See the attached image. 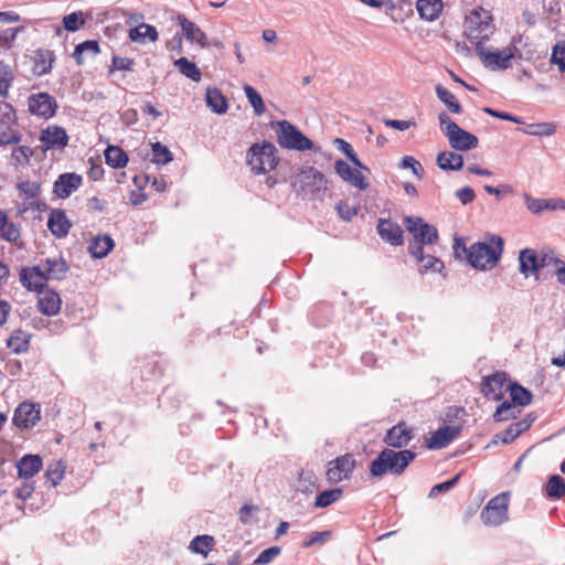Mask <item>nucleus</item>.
<instances>
[{
	"label": "nucleus",
	"mask_w": 565,
	"mask_h": 565,
	"mask_svg": "<svg viewBox=\"0 0 565 565\" xmlns=\"http://www.w3.org/2000/svg\"><path fill=\"white\" fill-rule=\"evenodd\" d=\"M415 456V452L408 449L395 451L386 448L371 462L370 473L377 478L386 473L399 476L414 460Z\"/></svg>",
	"instance_id": "obj_1"
},
{
	"label": "nucleus",
	"mask_w": 565,
	"mask_h": 565,
	"mask_svg": "<svg viewBox=\"0 0 565 565\" xmlns=\"http://www.w3.org/2000/svg\"><path fill=\"white\" fill-rule=\"evenodd\" d=\"M403 223L413 236L407 248L409 255L422 258L424 246L434 244L439 237L436 226L427 223L420 216H405Z\"/></svg>",
	"instance_id": "obj_2"
},
{
	"label": "nucleus",
	"mask_w": 565,
	"mask_h": 565,
	"mask_svg": "<svg viewBox=\"0 0 565 565\" xmlns=\"http://www.w3.org/2000/svg\"><path fill=\"white\" fill-rule=\"evenodd\" d=\"M503 239L491 235L489 242H477L469 247L468 263L476 269L484 270L498 264L503 253Z\"/></svg>",
	"instance_id": "obj_3"
},
{
	"label": "nucleus",
	"mask_w": 565,
	"mask_h": 565,
	"mask_svg": "<svg viewBox=\"0 0 565 565\" xmlns=\"http://www.w3.org/2000/svg\"><path fill=\"white\" fill-rule=\"evenodd\" d=\"M520 38H513L511 44L502 51L491 52L483 42H476V53L480 57L484 67L491 71H505L511 66V60L515 56L521 57V53L516 46Z\"/></svg>",
	"instance_id": "obj_4"
},
{
	"label": "nucleus",
	"mask_w": 565,
	"mask_h": 565,
	"mask_svg": "<svg viewBox=\"0 0 565 565\" xmlns=\"http://www.w3.org/2000/svg\"><path fill=\"white\" fill-rule=\"evenodd\" d=\"M277 148L269 141L254 143L246 153V162L255 174H265L278 164Z\"/></svg>",
	"instance_id": "obj_5"
},
{
	"label": "nucleus",
	"mask_w": 565,
	"mask_h": 565,
	"mask_svg": "<svg viewBox=\"0 0 565 565\" xmlns=\"http://www.w3.org/2000/svg\"><path fill=\"white\" fill-rule=\"evenodd\" d=\"M299 184L298 194L310 199H322L328 190L326 175L313 167H303L296 175L295 185Z\"/></svg>",
	"instance_id": "obj_6"
},
{
	"label": "nucleus",
	"mask_w": 565,
	"mask_h": 565,
	"mask_svg": "<svg viewBox=\"0 0 565 565\" xmlns=\"http://www.w3.org/2000/svg\"><path fill=\"white\" fill-rule=\"evenodd\" d=\"M276 127L277 142L284 149L306 151L313 149V142L288 120H279Z\"/></svg>",
	"instance_id": "obj_7"
},
{
	"label": "nucleus",
	"mask_w": 565,
	"mask_h": 565,
	"mask_svg": "<svg viewBox=\"0 0 565 565\" xmlns=\"http://www.w3.org/2000/svg\"><path fill=\"white\" fill-rule=\"evenodd\" d=\"M509 493L502 492L486 504L481 511V519L486 525L499 526L508 520Z\"/></svg>",
	"instance_id": "obj_8"
},
{
	"label": "nucleus",
	"mask_w": 565,
	"mask_h": 565,
	"mask_svg": "<svg viewBox=\"0 0 565 565\" xmlns=\"http://www.w3.org/2000/svg\"><path fill=\"white\" fill-rule=\"evenodd\" d=\"M492 17L489 11L480 8L479 10H473L471 14L467 19L468 23V38L471 42L476 40V42L488 40L489 33L492 32L491 25Z\"/></svg>",
	"instance_id": "obj_9"
},
{
	"label": "nucleus",
	"mask_w": 565,
	"mask_h": 565,
	"mask_svg": "<svg viewBox=\"0 0 565 565\" xmlns=\"http://www.w3.org/2000/svg\"><path fill=\"white\" fill-rule=\"evenodd\" d=\"M28 107L32 115L49 119L55 115L57 103L49 93H36L29 96Z\"/></svg>",
	"instance_id": "obj_10"
},
{
	"label": "nucleus",
	"mask_w": 565,
	"mask_h": 565,
	"mask_svg": "<svg viewBox=\"0 0 565 565\" xmlns=\"http://www.w3.org/2000/svg\"><path fill=\"white\" fill-rule=\"evenodd\" d=\"M355 468V460L351 455H343L328 463L327 478L338 483L349 479Z\"/></svg>",
	"instance_id": "obj_11"
},
{
	"label": "nucleus",
	"mask_w": 565,
	"mask_h": 565,
	"mask_svg": "<svg viewBox=\"0 0 565 565\" xmlns=\"http://www.w3.org/2000/svg\"><path fill=\"white\" fill-rule=\"evenodd\" d=\"M544 266H548L547 253L539 256L537 252L532 248H524L519 253V270L525 277L536 274Z\"/></svg>",
	"instance_id": "obj_12"
},
{
	"label": "nucleus",
	"mask_w": 565,
	"mask_h": 565,
	"mask_svg": "<svg viewBox=\"0 0 565 565\" xmlns=\"http://www.w3.org/2000/svg\"><path fill=\"white\" fill-rule=\"evenodd\" d=\"M40 405L31 402H22L13 415V423L19 428H31L40 420Z\"/></svg>",
	"instance_id": "obj_13"
},
{
	"label": "nucleus",
	"mask_w": 565,
	"mask_h": 565,
	"mask_svg": "<svg viewBox=\"0 0 565 565\" xmlns=\"http://www.w3.org/2000/svg\"><path fill=\"white\" fill-rule=\"evenodd\" d=\"M511 383L509 382L504 372H497L495 374L484 379L482 383V393L486 397L500 401L504 393L509 391Z\"/></svg>",
	"instance_id": "obj_14"
},
{
	"label": "nucleus",
	"mask_w": 565,
	"mask_h": 565,
	"mask_svg": "<svg viewBox=\"0 0 565 565\" xmlns=\"http://www.w3.org/2000/svg\"><path fill=\"white\" fill-rule=\"evenodd\" d=\"M40 141L44 143L43 151L47 149H63L68 145L70 137L63 127L51 125L42 129Z\"/></svg>",
	"instance_id": "obj_15"
},
{
	"label": "nucleus",
	"mask_w": 565,
	"mask_h": 565,
	"mask_svg": "<svg viewBox=\"0 0 565 565\" xmlns=\"http://www.w3.org/2000/svg\"><path fill=\"white\" fill-rule=\"evenodd\" d=\"M450 128L451 131L447 137L452 149L468 151L478 147L479 140L473 134L461 129L458 125H454Z\"/></svg>",
	"instance_id": "obj_16"
},
{
	"label": "nucleus",
	"mask_w": 565,
	"mask_h": 565,
	"mask_svg": "<svg viewBox=\"0 0 565 565\" xmlns=\"http://www.w3.org/2000/svg\"><path fill=\"white\" fill-rule=\"evenodd\" d=\"M377 233L380 237L392 246H401L404 243V232L397 223L380 218L377 223Z\"/></svg>",
	"instance_id": "obj_17"
},
{
	"label": "nucleus",
	"mask_w": 565,
	"mask_h": 565,
	"mask_svg": "<svg viewBox=\"0 0 565 565\" xmlns=\"http://www.w3.org/2000/svg\"><path fill=\"white\" fill-rule=\"evenodd\" d=\"M414 429L405 423H398L387 430L384 441L390 447L402 448L414 438Z\"/></svg>",
	"instance_id": "obj_18"
},
{
	"label": "nucleus",
	"mask_w": 565,
	"mask_h": 565,
	"mask_svg": "<svg viewBox=\"0 0 565 565\" xmlns=\"http://www.w3.org/2000/svg\"><path fill=\"white\" fill-rule=\"evenodd\" d=\"M47 227L54 237L63 238L68 234L72 222L67 218L64 210L54 209L49 215Z\"/></svg>",
	"instance_id": "obj_19"
},
{
	"label": "nucleus",
	"mask_w": 565,
	"mask_h": 565,
	"mask_svg": "<svg viewBox=\"0 0 565 565\" xmlns=\"http://www.w3.org/2000/svg\"><path fill=\"white\" fill-rule=\"evenodd\" d=\"M43 467V460L39 455H24L17 463L18 477L31 480Z\"/></svg>",
	"instance_id": "obj_20"
},
{
	"label": "nucleus",
	"mask_w": 565,
	"mask_h": 565,
	"mask_svg": "<svg viewBox=\"0 0 565 565\" xmlns=\"http://www.w3.org/2000/svg\"><path fill=\"white\" fill-rule=\"evenodd\" d=\"M82 177L76 173H63L54 182L53 192L60 199L68 198L82 184Z\"/></svg>",
	"instance_id": "obj_21"
},
{
	"label": "nucleus",
	"mask_w": 565,
	"mask_h": 565,
	"mask_svg": "<svg viewBox=\"0 0 565 565\" xmlns=\"http://www.w3.org/2000/svg\"><path fill=\"white\" fill-rule=\"evenodd\" d=\"M61 303L60 295L54 290L43 289L38 292V308L45 316L56 315Z\"/></svg>",
	"instance_id": "obj_22"
},
{
	"label": "nucleus",
	"mask_w": 565,
	"mask_h": 565,
	"mask_svg": "<svg viewBox=\"0 0 565 565\" xmlns=\"http://www.w3.org/2000/svg\"><path fill=\"white\" fill-rule=\"evenodd\" d=\"M177 21L188 41L195 42L201 47H206L209 45L206 34L195 23L188 20L184 14H178Z\"/></svg>",
	"instance_id": "obj_23"
},
{
	"label": "nucleus",
	"mask_w": 565,
	"mask_h": 565,
	"mask_svg": "<svg viewBox=\"0 0 565 565\" xmlns=\"http://www.w3.org/2000/svg\"><path fill=\"white\" fill-rule=\"evenodd\" d=\"M460 433L458 426H444L438 428L427 440L429 449H441L449 445Z\"/></svg>",
	"instance_id": "obj_24"
},
{
	"label": "nucleus",
	"mask_w": 565,
	"mask_h": 565,
	"mask_svg": "<svg viewBox=\"0 0 565 565\" xmlns=\"http://www.w3.org/2000/svg\"><path fill=\"white\" fill-rule=\"evenodd\" d=\"M44 265L47 280H62L70 269L62 257H47L44 259Z\"/></svg>",
	"instance_id": "obj_25"
},
{
	"label": "nucleus",
	"mask_w": 565,
	"mask_h": 565,
	"mask_svg": "<svg viewBox=\"0 0 565 565\" xmlns=\"http://www.w3.org/2000/svg\"><path fill=\"white\" fill-rule=\"evenodd\" d=\"M441 0H417L416 9L422 19L426 21H435L443 10Z\"/></svg>",
	"instance_id": "obj_26"
},
{
	"label": "nucleus",
	"mask_w": 565,
	"mask_h": 565,
	"mask_svg": "<svg viewBox=\"0 0 565 565\" xmlns=\"http://www.w3.org/2000/svg\"><path fill=\"white\" fill-rule=\"evenodd\" d=\"M114 239L109 235H98L92 239L88 252L94 258H104L114 248Z\"/></svg>",
	"instance_id": "obj_27"
},
{
	"label": "nucleus",
	"mask_w": 565,
	"mask_h": 565,
	"mask_svg": "<svg viewBox=\"0 0 565 565\" xmlns=\"http://www.w3.org/2000/svg\"><path fill=\"white\" fill-rule=\"evenodd\" d=\"M436 162L438 168L445 171H458L463 167L462 156L452 151H443L438 153Z\"/></svg>",
	"instance_id": "obj_28"
},
{
	"label": "nucleus",
	"mask_w": 565,
	"mask_h": 565,
	"mask_svg": "<svg viewBox=\"0 0 565 565\" xmlns=\"http://www.w3.org/2000/svg\"><path fill=\"white\" fill-rule=\"evenodd\" d=\"M206 105L215 114H225L228 109L226 98L223 96L221 90L215 87L206 89Z\"/></svg>",
	"instance_id": "obj_29"
},
{
	"label": "nucleus",
	"mask_w": 565,
	"mask_h": 565,
	"mask_svg": "<svg viewBox=\"0 0 565 565\" xmlns=\"http://www.w3.org/2000/svg\"><path fill=\"white\" fill-rule=\"evenodd\" d=\"M54 62V54L50 50H38L34 56L33 71L36 75L42 76L49 74Z\"/></svg>",
	"instance_id": "obj_30"
},
{
	"label": "nucleus",
	"mask_w": 565,
	"mask_h": 565,
	"mask_svg": "<svg viewBox=\"0 0 565 565\" xmlns=\"http://www.w3.org/2000/svg\"><path fill=\"white\" fill-rule=\"evenodd\" d=\"M128 38L130 41L138 43H146L147 39L151 42H156L158 40V32L154 26L141 23L130 29Z\"/></svg>",
	"instance_id": "obj_31"
},
{
	"label": "nucleus",
	"mask_w": 565,
	"mask_h": 565,
	"mask_svg": "<svg viewBox=\"0 0 565 565\" xmlns=\"http://www.w3.org/2000/svg\"><path fill=\"white\" fill-rule=\"evenodd\" d=\"M104 154L106 163L114 169L126 167L129 160L128 154L118 146H108Z\"/></svg>",
	"instance_id": "obj_32"
},
{
	"label": "nucleus",
	"mask_w": 565,
	"mask_h": 565,
	"mask_svg": "<svg viewBox=\"0 0 565 565\" xmlns=\"http://www.w3.org/2000/svg\"><path fill=\"white\" fill-rule=\"evenodd\" d=\"M99 52L98 41L87 40L75 46L72 56L78 65H83L85 62L84 54L96 56Z\"/></svg>",
	"instance_id": "obj_33"
},
{
	"label": "nucleus",
	"mask_w": 565,
	"mask_h": 565,
	"mask_svg": "<svg viewBox=\"0 0 565 565\" xmlns=\"http://www.w3.org/2000/svg\"><path fill=\"white\" fill-rule=\"evenodd\" d=\"M526 430V424L513 423L505 430L494 435L492 444H509Z\"/></svg>",
	"instance_id": "obj_34"
},
{
	"label": "nucleus",
	"mask_w": 565,
	"mask_h": 565,
	"mask_svg": "<svg viewBox=\"0 0 565 565\" xmlns=\"http://www.w3.org/2000/svg\"><path fill=\"white\" fill-rule=\"evenodd\" d=\"M11 152V162L14 167H26L30 164L31 157L34 156V149L25 145H14Z\"/></svg>",
	"instance_id": "obj_35"
},
{
	"label": "nucleus",
	"mask_w": 565,
	"mask_h": 565,
	"mask_svg": "<svg viewBox=\"0 0 565 565\" xmlns=\"http://www.w3.org/2000/svg\"><path fill=\"white\" fill-rule=\"evenodd\" d=\"M342 494L343 490L341 488L324 490L316 497L313 507L318 509L328 508L338 502L342 498Z\"/></svg>",
	"instance_id": "obj_36"
},
{
	"label": "nucleus",
	"mask_w": 565,
	"mask_h": 565,
	"mask_svg": "<svg viewBox=\"0 0 565 565\" xmlns=\"http://www.w3.org/2000/svg\"><path fill=\"white\" fill-rule=\"evenodd\" d=\"M318 478L315 475L313 471L310 470H302L299 473L298 481H297V490L305 493L310 494L316 489H318Z\"/></svg>",
	"instance_id": "obj_37"
},
{
	"label": "nucleus",
	"mask_w": 565,
	"mask_h": 565,
	"mask_svg": "<svg viewBox=\"0 0 565 565\" xmlns=\"http://www.w3.org/2000/svg\"><path fill=\"white\" fill-rule=\"evenodd\" d=\"M436 95L441 103H444L447 108L454 114H460L462 111V107L460 103L457 100L456 96L445 88L443 85H436Z\"/></svg>",
	"instance_id": "obj_38"
},
{
	"label": "nucleus",
	"mask_w": 565,
	"mask_h": 565,
	"mask_svg": "<svg viewBox=\"0 0 565 565\" xmlns=\"http://www.w3.org/2000/svg\"><path fill=\"white\" fill-rule=\"evenodd\" d=\"M214 543V537L211 535H198L190 542L189 550L206 557Z\"/></svg>",
	"instance_id": "obj_39"
},
{
	"label": "nucleus",
	"mask_w": 565,
	"mask_h": 565,
	"mask_svg": "<svg viewBox=\"0 0 565 565\" xmlns=\"http://www.w3.org/2000/svg\"><path fill=\"white\" fill-rule=\"evenodd\" d=\"M174 65L178 67L179 72L185 77L199 82L201 79L202 73L195 63L189 61L186 57H180L174 61Z\"/></svg>",
	"instance_id": "obj_40"
},
{
	"label": "nucleus",
	"mask_w": 565,
	"mask_h": 565,
	"mask_svg": "<svg viewBox=\"0 0 565 565\" xmlns=\"http://www.w3.org/2000/svg\"><path fill=\"white\" fill-rule=\"evenodd\" d=\"M64 462L61 460L53 461L47 466V469L45 471L46 482H49L51 487H56L64 478Z\"/></svg>",
	"instance_id": "obj_41"
},
{
	"label": "nucleus",
	"mask_w": 565,
	"mask_h": 565,
	"mask_svg": "<svg viewBox=\"0 0 565 565\" xmlns=\"http://www.w3.org/2000/svg\"><path fill=\"white\" fill-rule=\"evenodd\" d=\"M334 145L339 151L345 154V157L354 164V167L370 172V169L360 161L352 146L349 142H347L344 139L335 138Z\"/></svg>",
	"instance_id": "obj_42"
},
{
	"label": "nucleus",
	"mask_w": 565,
	"mask_h": 565,
	"mask_svg": "<svg viewBox=\"0 0 565 565\" xmlns=\"http://www.w3.org/2000/svg\"><path fill=\"white\" fill-rule=\"evenodd\" d=\"M545 492L550 498L561 499L565 494V480L558 475L551 476Z\"/></svg>",
	"instance_id": "obj_43"
},
{
	"label": "nucleus",
	"mask_w": 565,
	"mask_h": 565,
	"mask_svg": "<svg viewBox=\"0 0 565 565\" xmlns=\"http://www.w3.org/2000/svg\"><path fill=\"white\" fill-rule=\"evenodd\" d=\"M512 403L519 406H526L532 402V393L523 386L514 383L509 387Z\"/></svg>",
	"instance_id": "obj_44"
},
{
	"label": "nucleus",
	"mask_w": 565,
	"mask_h": 565,
	"mask_svg": "<svg viewBox=\"0 0 565 565\" xmlns=\"http://www.w3.org/2000/svg\"><path fill=\"white\" fill-rule=\"evenodd\" d=\"M555 131L556 126L552 122L530 124L523 129L524 134L537 137H548L554 135Z\"/></svg>",
	"instance_id": "obj_45"
},
{
	"label": "nucleus",
	"mask_w": 565,
	"mask_h": 565,
	"mask_svg": "<svg viewBox=\"0 0 565 565\" xmlns=\"http://www.w3.org/2000/svg\"><path fill=\"white\" fill-rule=\"evenodd\" d=\"M22 30H24L23 26H14L0 30V52L10 50L13 46L18 34Z\"/></svg>",
	"instance_id": "obj_46"
},
{
	"label": "nucleus",
	"mask_w": 565,
	"mask_h": 565,
	"mask_svg": "<svg viewBox=\"0 0 565 565\" xmlns=\"http://www.w3.org/2000/svg\"><path fill=\"white\" fill-rule=\"evenodd\" d=\"M7 345L13 353H23L29 349V337L18 331L7 340Z\"/></svg>",
	"instance_id": "obj_47"
},
{
	"label": "nucleus",
	"mask_w": 565,
	"mask_h": 565,
	"mask_svg": "<svg viewBox=\"0 0 565 565\" xmlns=\"http://www.w3.org/2000/svg\"><path fill=\"white\" fill-rule=\"evenodd\" d=\"M244 92H245V95H246L249 104L252 105V107L254 109V113L257 116L263 115L266 111V107H265V104H264V100H263V97L260 96V94L250 85H245Z\"/></svg>",
	"instance_id": "obj_48"
},
{
	"label": "nucleus",
	"mask_w": 565,
	"mask_h": 565,
	"mask_svg": "<svg viewBox=\"0 0 565 565\" xmlns=\"http://www.w3.org/2000/svg\"><path fill=\"white\" fill-rule=\"evenodd\" d=\"M152 159L157 164H167L173 160L171 151L159 141L151 143Z\"/></svg>",
	"instance_id": "obj_49"
},
{
	"label": "nucleus",
	"mask_w": 565,
	"mask_h": 565,
	"mask_svg": "<svg viewBox=\"0 0 565 565\" xmlns=\"http://www.w3.org/2000/svg\"><path fill=\"white\" fill-rule=\"evenodd\" d=\"M22 141V135L11 125L0 127V147L18 145Z\"/></svg>",
	"instance_id": "obj_50"
},
{
	"label": "nucleus",
	"mask_w": 565,
	"mask_h": 565,
	"mask_svg": "<svg viewBox=\"0 0 565 565\" xmlns=\"http://www.w3.org/2000/svg\"><path fill=\"white\" fill-rule=\"evenodd\" d=\"M17 190L26 200L36 199L41 193V184L36 181H22L17 184Z\"/></svg>",
	"instance_id": "obj_51"
},
{
	"label": "nucleus",
	"mask_w": 565,
	"mask_h": 565,
	"mask_svg": "<svg viewBox=\"0 0 565 565\" xmlns=\"http://www.w3.org/2000/svg\"><path fill=\"white\" fill-rule=\"evenodd\" d=\"M258 511L259 509L256 505L244 504L238 511L239 521L245 525L257 524L259 521L257 516Z\"/></svg>",
	"instance_id": "obj_52"
},
{
	"label": "nucleus",
	"mask_w": 565,
	"mask_h": 565,
	"mask_svg": "<svg viewBox=\"0 0 565 565\" xmlns=\"http://www.w3.org/2000/svg\"><path fill=\"white\" fill-rule=\"evenodd\" d=\"M413 257L416 259V262L418 264H422L420 271L433 270V271L439 273L444 268V263L439 258H437L433 255H425L423 253L422 258L419 256H413Z\"/></svg>",
	"instance_id": "obj_53"
},
{
	"label": "nucleus",
	"mask_w": 565,
	"mask_h": 565,
	"mask_svg": "<svg viewBox=\"0 0 565 565\" xmlns=\"http://www.w3.org/2000/svg\"><path fill=\"white\" fill-rule=\"evenodd\" d=\"M12 81L13 76L10 66L4 62H0V96L7 97Z\"/></svg>",
	"instance_id": "obj_54"
},
{
	"label": "nucleus",
	"mask_w": 565,
	"mask_h": 565,
	"mask_svg": "<svg viewBox=\"0 0 565 565\" xmlns=\"http://www.w3.org/2000/svg\"><path fill=\"white\" fill-rule=\"evenodd\" d=\"M551 62L558 66L561 73H565V40L553 46Z\"/></svg>",
	"instance_id": "obj_55"
},
{
	"label": "nucleus",
	"mask_w": 565,
	"mask_h": 565,
	"mask_svg": "<svg viewBox=\"0 0 565 565\" xmlns=\"http://www.w3.org/2000/svg\"><path fill=\"white\" fill-rule=\"evenodd\" d=\"M35 276L38 280H47L45 274V265L44 260H41L38 265L33 267L22 268L20 271V281H25L26 276Z\"/></svg>",
	"instance_id": "obj_56"
},
{
	"label": "nucleus",
	"mask_w": 565,
	"mask_h": 565,
	"mask_svg": "<svg viewBox=\"0 0 565 565\" xmlns=\"http://www.w3.org/2000/svg\"><path fill=\"white\" fill-rule=\"evenodd\" d=\"M84 23L85 20L82 12H73L63 18V25L70 32L79 30Z\"/></svg>",
	"instance_id": "obj_57"
},
{
	"label": "nucleus",
	"mask_w": 565,
	"mask_h": 565,
	"mask_svg": "<svg viewBox=\"0 0 565 565\" xmlns=\"http://www.w3.org/2000/svg\"><path fill=\"white\" fill-rule=\"evenodd\" d=\"M281 553V548L279 546H271L255 558V565H267L271 563L276 557H278Z\"/></svg>",
	"instance_id": "obj_58"
},
{
	"label": "nucleus",
	"mask_w": 565,
	"mask_h": 565,
	"mask_svg": "<svg viewBox=\"0 0 565 565\" xmlns=\"http://www.w3.org/2000/svg\"><path fill=\"white\" fill-rule=\"evenodd\" d=\"M0 232L1 238L10 243L18 242L21 236L19 226L8 221L6 222L3 227L0 228Z\"/></svg>",
	"instance_id": "obj_59"
},
{
	"label": "nucleus",
	"mask_w": 565,
	"mask_h": 565,
	"mask_svg": "<svg viewBox=\"0 0 565 565\" xmlns=\"http://www.w3.org/2000/svg\"><path fill=\"white\" fill-rule=\"evenodd\" d=\"M331 536L330 531H321V532H311L309 533L302 542V547L308 548L316 544H323Z\"/></svg>",
	"instance_id": "obj_60"
},
{
	"label": "nucleus",
	"mask_w": 565,
	"mask_h": 565,
	"mask_svg": "<svg viewBox=\"0 0 565 565\" xmlns=\"http://www.w3.org/2000/svg\"><path fill=\"white\" fill-rule=\"evenodd\" d=\"M452 249H454V256L456 259L468 262L469 247H467L466 237H462V236L455 237Z\"/></svg>",
	"instance_id": "obj_61"
},
{
	"label": "nucleus",
	"mask_w": 565,
	"mask_h": 565,
	"mask_svg": "<svg viewBox=\"0 0 565 565\" xmlns=\"http://www.w3.org/2000/svg\"><path fill=\"white\" fill-rule=\"evenodd\" d=\"M17 116L13 107L10 104H0V127L15 124Z\"/></svg>",
	"instance_id": "obj_62"
},
{
	"label": "nucleus",
	"mask_w": 565,
	"mask_h": 565,
	"mask_svg": "<svg viewBox=\"0 0 565 565\" xmlns=\"http://www.w3.org/2000/svg\"><path fill=\"white\" fill-rule=\"evenodd\" d=\"M459 479H460V473L456 475L454 478H451V479H449V480H447L445 482H440V483L435 484L430 489L428 497L429 498H435V497H437L441 492L450 491L457 484Z\"/></svg>",
	"instance_id": "obj_63"
},
{
	"label": "nucleus",
	"mask_w": 565,
	"mask_h": 565,
	"mask_svg": "<svg viewBox=\"0 0 565 565\" xmlns=\"http://www.w3.org/2000/svg\"><path fill=\"white\" fill-rule=\"evenodd\" d=\"M347 183L351 184L352 186H354L361 191H365L370 186L369 181L366 180V178L363 175V173L359 169H353Z\"/></svg>",
	"instance_id": "obj_64"
}]
</instances>
